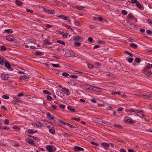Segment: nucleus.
Returning a JSON list of instances; mask_svg holds the SVG:
<instances>
[{
  "instance_id": "f257e3e1",
  "label": "nucleus",
  "mask_w": 152,
  "mask_h": 152,
  "mask_svg": "<svg viewBox=\"0 0 152 152\" xmlns=\"http://www.w3.org/2000/svg\"><path fill=\"white\" fill-rule=\"evenodd\" d=\"M135 4L138 8L141 10H143L144 9V7H142L140 2L137 0H134V4Z\"/></svg>"
},
{
  "instance_id": "f03ea898",
  "label": "nucleus",
  "mask_w": 152,
  "mask_h": 152,
  "mask_svg": "<svg viewBox=\"0 0 152 152\" xmlns=\"http://www.w3.org/2000/svg\"><path fill=\"white\" fill-rule=\"evenodd\" d=\"M44 11L46 12L47 13L51 15L55 14L56 13L55 11V10H48L42 7Z\"/></svg>"
},
{
  "instance_id": "7ed1b4c3",
  "label": "nucleus",
  "mask_w": 152,
  "mask_h": 152,
  "mask_svg": "<svg viewBox=\"0 0 152 152\" xmlns=\"http://www.w3.org/2000/svg\"><path fill=\"white\" fill-rule=\"evenodd\" d=\"M134 117L135 118H137L138 117L140 118H142V116L143 118H146V116L143 114L142 115V116H141L139 114H137V113H138V112H137V111L136 110H134Z\"/></svg>"
},
{
  "instance_id": "20e7f679",
  "label": "nucleus",
  "mask_w": 152,
  "mask_h": 152,
  "mask_svg": "<svg viewBox=\"0 0 152 152\" xmlns=\"http://www.w3.org/2000/svg\"><path fill=\"white\" fill-rule=\"evenodd\" d=\"M91 90L96 91L98 92H101L102 91V89L95 87L93 86H91V88H90Z\"/></svg>"
},
{
  "instance_id": "39448f33",
  "label": "nucleus",
  "mask_w": 152,
  "mask_h": 152,
  "mask_svg": "<svg viewBox=\"0 0 152 152\" xmlns=\"http://www.w3.org/2000/svg\"><path fill=\"white\" fill-rule=\"evenodd\" d=\"M58 17L60 18H61L63 20H66L70 21V20L69 19V18L68 17L64 15H61L58 16Z\"/></svg>"
},
{
  "instance_id": "423d86ee",
  "label": "nucleus",
  "mask_w": 152,
  "mask_h": 152,
  "mask_svg": "<svg viewBox=\"0 0 152 152\" xmlns=\"http://www.w3.org/2000/svg\"><path fill=\"white\" fill-rule=\"evenodd\" d=\"M32 126H34V127H36L38 128L41 127L42 126L41 124L39 121H38L35 123H33L32 124Z\"/></svg>"
},
{
  "instance_id": "0eeeda50",
  "label": "nucleus",
  "mask_w": 152,
  "mask_h": 152,
  "mask_svg": "<svg viewBox=\"0 0 152 152\" xmlns=\"http://www.w3.org/2000/svg\"><path fill=\"white\" fill-rule=\"evenodd\" d=\"M74 150L75 151H83L84 150V149L81 148L80 147L78 146H75L74 147Z\"/></svg>"
},
{
  "instance_id": "6e6552de",
  "label": "nucleus",
  "mask_w": 152,
  "mask_h": 152,
  "mask_svg": "<svg viewBox=\"0 0 152 152\" xmlns=\"http://www.w3.org/2000/svg\"><path fill=\"white\" fill-rule=\"evenodd\" d=\"M26 132L29 134H32L34 133H37V131L36 130L34 131L33 129H29L27 130H26Z\"/></svg>"
},
{
  "instance_id": "1a4fd4ad",
  "label": "nucleus",
  "mask_w": 152,
  "mask_h": 152,
  "mask_svg": "<svg viewBox=\"0 0 152 152\" xmlns=\"http://www.w3.org/2000/svg\"><path fill=\"white\" fill-rule=\"evenodd\" d=\"M47 118L48 119L50 120H53L54 118V117L53 115L51 116V114L49 113L48 112L46 113Z\"/></svg>"
},
{
  "instance_id": "9d476101",
  "label": "nucleus",
  "mask_w": 152,
  "mask_h": 152,
  "mask_svg": "<svg viewBox=\"0 0 152 152\" xmlns=\"http://www.w3.org/2000/svg\"><path fill=\"white\" fill-rule=\"evenodd\" d=\"M4 64L5 66L8 69H10L11 68V66L9 62L7 60H5Z\"/></svg>"
},
{
  "instance_id": "9b49d317",
  "label": "nucleus",
  "mask_w": 152,
  "mask_h": 152,
  "mask_svg": "<svg viewBox=\"0 0 152 152\" xmlns=\"http://www.w3.org/2000/svg\"><path fill=\"white\" fill-rule=\"evenodd\" d=\"M14 37L12 35L7 36L6 37V39L9 41H12L14 40Z\"/></svg>"
},
{
  "instance_id": "f8f14e48",
  "label": "nucleus",
  "mask_w": 152,
  "mask_h": 152,
  "mask_svg": "<svg viewBox=\"0 0 152 152\" xmlns=\"http://www.w3.org/2000/svg\"><path fill=\"white\" fill-rule=\"evenodd\" d=\"M29 78V77H27L25 75H21L20 77V80H25L26 81H27L28 80Z\"/></svg>"
},
{
  "instance_id": "ddd939ff",
  "label": "nucleus",
  "mask_w": 152,
  "mask_h": 152,
  "mask_svg": "<svg viewBox=\"0 0 152 152\" xmlns=\"http://www.w3.org/2000/svg\"><path fill=\"white\" fill-rule=\"evenodd\" d=\"M127 18L128 20L130 21L132 20L133 19L132 14L131 13H129L127 17Z\"/></svg>"
},
{
  "instance_id": "4468645a",
  "label": "nucleus",
  "mask_w": 152,
  "mask_h": 152,
  "mask_svg": "<svg viewBox=\"0 0 152 152\" xmlns=\"http://www.w3.org/2000/svg\"><path fill=\"white\" fill-rule=\"evenodd\" d=\"M56 93L57 95L61 97L64 96V95L63 93V90H61V91H57Z\"/></svg>"
},
{
  "instance_id": "2eb2a0df",
  "label": "nucleus",
  "mask_w": 152,
  "mask_h": 152,
  "mask_svg": "<svg viewBox=\"0 0 152 152\" xmlns=\"http://www.w3.org/2000/svg\"><path fill=\"white\" fill-rule=\"evenodd\" d=\"M1 78L2 80H7L8 78V75L5 74H3L1 76Z\"/></svg>"
},
{
  "instance_id": "dca6fc26",
  "label": "nucleus",
  "mask_w": 152,
  "mask_h": 152,
  "mask_svg": "<svg viewBox=\"0 0 152 152\" xmlns=\"http://www.w3.org/2000/svg\"><path fill=\"white\" fill-rule=\"evenodd\" d=\"M102 146L106 149L107 148L110 147V145L109 144L106 142H102L101 143Z\"/></svg>"
},
{
  "instance_id": "f3484780",
  "label": "nucleus",
  "mask_w": 152,
  "mask_h": 152,
  "mask_svg": "<svg viewBox=\"0 0 152 152\" xmlns=\"http://www.w3.org/2000/svg\"><path fill=\"white\" fill-rule=\"evenodd\" d=\"M82 39V37L80 36H77L76 37H74V40L75 41H81Z\"/></svg>"
},
{
  "instance_id": "a211bd4d",
  "label": "nucleus",
  "mask_w": 152,
  "mask_h": 152,
  "mask_svg": "<svg viewBox=\"0 0 152 152\" xmlns=\"http://www.w3.org/2000/svg\"><path fill=\"white\" fill-rule=\"evenodd\" d=\"M47 150L49 152H53V149L50 145H47L46 148Z\"/></svg>"
},
{
  "instance_id": "6ab92c4d",
  "label": "nucleus",
  "mask_w": 152,
  "mask_h": 152,
  "mask_svg": "<svg viewBox=\"0 0 152 152\" xmlns=\"http://www.w3.org/2000/svg\"><path fill=\"white\" fill-rule=\"evenodd\" d=\"M59 124L61 125H63V124H66L68 126H69L70 125L68 123H67L64 122L62 121L61 120H60L59 121Z\"/></svg>"
},
{
  "instance_id": "aec40b11",
  "label": "nucleus",
  "mask_w": 152,
  "mask_h": 152,
  "mask_svg": "<svg viewBox=\"0 0 152 152\" xmlns=\"http://www.w3.org/2000/svg\"><path fill=\"white\" fill-rule=\"evenodd\" d=\"M49 39H45L44 41V43L47 45H50L52 43L48 42Z\"/></svg>"
},
{
  "instance_id": "412c9836",
  "label": "nucleus",
  "mask_w": 152,
  "mask_h": 152,
  "mask_svg": "<svg viewBox=\"0 0 152 152\" xmlns=\"http://www.w3.org/2000/svg\"><path fill=\"white\" fill-rule=\"evenodd\" d=\"M68 54H69L70 56H74L75 55L74 53L70 50L68 52Z\"/></svg>"
},
{
  "instance_id": "4be33fe9",
  "label": "nucleus",
  "mask_w": 152,
  "mask_h": 152,
  "mask_svg": "<svg viewBox=\"0 0 152 152\" xmlns=\"http://www.w3.org/2000/svg\"><path fill=\"white\" fill-rule=\"evenodd\" d=\"M27 142L30 144L33 145H34V141L32 140L31 139H28V141H27Z\"/></svg>"
},
{
  "instance_id": "5701e85b",
  "label": "nucleus",
  "mask_w": 152,
  "mask_h": 152,
  "mask_svg": "<svg viewBox=\"0 0 152 152\" xmlns=\"http://www.w3.org/2000/svg\"><path fill=\"white\" fill-rule=\"evenodd\" d=\"M34 54L37 56H41L43 55L42 53L39 51H36L34 53Z\"/></svg>"
},
{
  "instance_id": "b1692460",
  "label": "nucleus",
  "mask_w": 152,
  "mask_h": 152,
  "mask_svg": "<svg viewBox=\"0 0 152 152\" xmlns=\"http://www.w3.org/2000/svg\"><path fill=\"white\" fill-rule=\"evenodd\" d=\"M67 108L69 110H70L72 112H75V110L74 109L72 108L71 106H68Z\"/></svg>"
},
{
  "instance_id": "393cba45",
  "label": "nucleus",
  "mask_w": 152,
  "mask_h": 152,
  "mask_svg": "<svg viewBox=\"0 0 152 152\" xmlns=\"http://www.w3.org/2000/svg\"><path fill=\"white\" fill-rule=\"evenodd\" d=\"M61 25L63 27H65L67 28H72L69 26H68L66 24L62 23Z\"/></svg>"
},
{
  "instance_id": "a878e982",
  "label": "nucleus",
  "mask_w": 152,
  "mask_h": 152,
  "mask_svg": "<svg viewBox=\"0 0 152 152\" xmlns=\"http://www.w3.org/2000/svg\"><path fill=\"white\" fill-rule=\"evenodd\" d=\"M126 123H129L130 124L133 123V121L132 120V119H128L126 121Z\"/></svg>"
},
{
  "instance_id": "bb28decb",
  "label": "nucleus",
  "mask_w": 152,
  "mask_h": 152,
  "mask_svg": "<svg viewBox=\"0 0 152 152\" xmlns=\"http://www.w3.org/2000/svg\"><path fill=\"white\" fill-rule=\"evenodd\" d=\"M12 29H6L5 30V32L8 33H11L12 32Z\"/></svg>"
},
{
  "instance_id": "cd10ccee",
  "label": "nucleus",
  "mask_w": 152,
  "mask_h": 152,
  "mask_svg": "<svg viewBox=\"0 0 152 152\" xmlns=\"http://www.w3.org/2000/svg\"><path fill=\"white\" fill-rule=\"evenodd\" d=\"M49 132L52 134H54L55 133V131L54 129H49Z\"/></svg>"
},
{
  "instance_id": "c85d7f7f",
  "label": "nucleus",
  "mask_w": 152,
  "mask_h": 152,
  "mask_svg": "<svg viewBox=\"0 0 152 152\" xmlns=\"http://www.w3.org/2000/svg\"><path fill=\"white\" fill-rule=\"evenodd\" d=\"M57 42L59 43L60 44L63 45H65V43L63 41H61L60 40H58L57 41Z\"/></svg>"
},
{
  "instance_id": "c756f323",
  "label": "nucleus",
  "mask_w": 152,
  "mask_h": 152,
  "mask_svg": "<svg viewBox=\"0 0 152 152\" xmlns=\"http://www.w3.org/2000/svg\"><path fill=\"white\" fill-rule=\"evenodd\" d=\"M77 8L80 10H82L85 7L83 6L77 5Z\"/></svg>"
},
{
  "instance_id": "7c9ffc66",
  "label": "nucleus",
  "mask_w": 152,
  "mask_h": 152,
  "mask_svg": "<svg viewBox=\"0 0 152 152\" xmlns=\"http://www.w3.org/2000/svg\"><path fill=\"white\" fill-rule=\"evenodd\" d=\"M7 50V48L4 46H1V50L2 51H5Z\"/></svg>"
},
{
  "instance_id": "2f4dec72",
  "label": "nucleus",
  "mask_w": 152,
  "mask_h": 152,
  "mask_svg": "<svg viewBox=\"0 0 152 152\" xmlns=\"http://www.w3.org/2000/svg\"><path fill=\"white\" fill-rule=\"evenodd\" d=\"M51 65L55 67L58 68L60 67L59 64H51Z\"/></svg>"
},
{
  "instance_id": "473e14b6",
  "label": "nucleus",
  "mask_w": 152,
  "mask_h": 152,
  "mask_svg": "<svg viewBox=\"0 0 152 152\" xmlns=\"http://www.w3.org/2000/svg\"><path fill=\"white\" fill-rule=\"evenodd\" d=\"M96 19L99 21H102L104 19L101 17H97L96 18Z\"/></svg>"
},
{
  "instance_id": "72a5a7b5",
  "label": "nucleus",
  "mask_w": 152,
  "mask_h": 152,
  "mask_svg": "<svg viewBox=\"0 0 152 152\" xmlns=\"http://www.w3.org/2000/svg\"><path fill=\"white\" fill-rule=\"evenodd\" d=\"M4 57H2V59L0 61V64L1 65H3L4 64Z\"/></svg>"
},
{
  "instance_id": "f704fd0d",
  "label": "nucleus",
  "mask_w": 152,
  "mask_h": 152,
  "mask_svg": "<svg viewBox=\"0 0 152 152\" xmlns=\"http://www.w3.org/2000/svg\"><path fill=\"white\" fill-rule=\"evenodd\" d=\"M114 127L118 129H121L122 128V126L121 125L116 124L114 125Z\"/></svg>"
},
{
  "instance_id": "c9c22d12",
  "label": "nucleus",
  "mask_w": 152,
  "mask_h": 152,
  "mask_svg": "<svg viewBox=\"0 0 152 152\" xmlns=\"http://www.w3.org/2000/svg\"><path fill=\"white\" fill-rule=\"evenodd\" d=\"M121 13L124 15H126L127 14V12L125 10H122L121 12Z\"/></svg>"
},
{
  "instance_id": "e433bc0d",
  "label": "nucleus",
  "mask_w": 152,
  "mask_h": 152,
  "mask_svg": "<svg viewBox=\"0 0 152 152\" xmlns=\"http://www.w3.org/2000/svg\"><path fill=\"white\" fill-rule=\"evenodd\" d=\"M15 3L18 6H21L22 5L21 2L18 0L16 1Z\"/></svg>"
},
{
  "instance_id": "4c0bfd02",
  "label": "nucleus",
  "mask_w": 152,
  "mask_h": 152,
  "mask_svg": "<svg viewBox=\"0 0 152 152\" xmlns=\"http://www.w3.org/2000/svg\"><path fill=\"white\" fill-rule=\"evenodd\" d=\"M152 67V64H151L148 63L146 66V68L148 69H151Z\"/></svg>"
},
{
  "instance_id": "58836bf2",
  "label": "nucleus",
  "mask_w": 152,
  "mask_h": 152,
  "mask_svg": "<svg viewBox=\"0 0 152 152\" xmlns=\"http://www.w3.org/2000/svg\"><path fill=\"white\" fill-rule=\"evenodd\" d=\"M134 60L135 61L138 63H140L141 62V59L139 58H135Z\"/></svg>"
},
{
  "instance_id": "ea45409f",
  "label": "nucleus",
  "mask_w": 152,
  "mask_h": 152,
  "mask_svg": "<svg viewBox=\"0 0 152 152\" xmlns=\"http://www.w3.org/2000/svg\"><path fill=\"white\" fill-rule=\"evenodd\" d=\"M13 129H16L18 130H20V128L19 126H18L16 125H15L13 126Z\"/></svg>"
},
{
  "instance_id": "a19ab883",
  "label": "nucleus",
  "mask_w": 152,
  "mask_h": 152,
  "mask_svg": "<svg viewBox=\"0 0 152 152\" xmlns=\"http://www.w3.org/2000/svg\"><path fill=\"white\" fill-rule=\"evenodd\" d=\"M2 98L6 99H8L9 98V97L8 96L6 95H3L2 96Z\"/></svg>"
},
{
  "instance_id": "79ce46f5",
  "label": "nucleus",
  "mask_w": 152,
  "mask_h": 152,
  "mask_svg": "<svg viewBox=\"0 0 152 152\" xmlns=\"http://www.w3.org/2000/svg\"><path fill=\"white\" fill-rule=\"evenodd\" d=\"M91 86L89 85H85V87L86 88L89 89L91 90L90 88H91Z\"/></svg>"
},
{
  "instance_id": "37998d69",
  "label": "nucleus",
  "mask_w": 152,
  "mask_h": 152,
  "mask_svg": "<svg viewBox=\"0 0 152 152\" xmlns=\"http://www.w3.org/2000/svg\"><path fill=\"white\" fill-rule=\"evenodd\" d=\"M69 77L72 78H77L78 77L77 75H71L69 76Z\"/></svg>"
},
{
  "instance_id": "c03bdc74",
  "label": "nucleus",
  "mask_w": 152,
  "mask_h": 152,
  "mask_svg": "<svg viewBox=\"0 0 152 152\" xmlns=\"http://www.w3.org/2000/svg\"><path fill=\"white\" fill-rule=\"evenodd\" d=\"M88 66L90 69H92L94 68V66L92 65L89 64H88Z\"/></svg>"
},
{
  "instance_id": "a18cd8bd",
  "label": "nucleus",
  "mask_w": 152,
  "mask_h": 152,
  "mask_svg": "<svg viewBox=\"0 0 152 152\" xmlns=\"http://www.w3.org/2000/svg\"><path fill=\"white\" fill-rule=\"evenodd\" d=\"M47 98L48 100H53L52 97L48 95L47 96Z\"/></svg>"
},
{
  "instance_id": "49530a36",
  "label": "nucleus",
  "mask_w": 152,
  "mask_h": 152,
  "mask_svg": "<svg viewBox=\"0 0 152 152\" xmlns=\"http://www.w3.org/2000/svg\"><path fill=\"white\" fill-rule=\"evenodd\" d=\"M43 92L44 94H47L49 95L51 94V93L49 91L46 90H44L43 91Z\"/></svg>"
},
{
  "instance_id": "de8ad7c7",
  "label": "nucleus",
  "mask_w": 152,
  "mask_h": 152,
  "mask_svg": "<svg viewBox=\"0 0 152 152\" xmlns=\"http://www.w3.org/2000/svg\"><path fill=\"white\" fill-rule=\"evenodd\" d=\"M4 123L7 125H8L9 124V121L8 119H6L5 120Z\"/></svg>"
},
{
  "instance_id": "09e8293b",
  "label": "nucleus",
  "mask_w": 152,
  "mask_h": 152,
  "mask_svg": "<svg viewBox=\"0 0 152 152\" xmlns=\"http://www.w3.org/2000/svg\"><path fill=\"white\" fill-rule=\"evenodd\" d=\"M124 53L127 54L128 55H129L130 56L132 57L133 56L132 54L130 53H129V52L127 51H124Z\"/></svg>"
},
{
  "instance_id": "8fccbe9b",
  "label": "nucleus",
  "mask_w": 152,
  "mask_h": 152,
  "mask_svg": "<svg viewBox=\"0 0 152 152\" xmlns=\"http://www.w3.org/2000/svg\"><path fill=\"white\" fill-rule=\"evenodd\" d=\"M59 106L60 108H61L63 109H64L65 108V105L64 104H60L59 105Z\"/></svg>"
},
{
  "instance_id": "3c124183",
  "label": "nucleus",
  "mask_w": 152,
  "mask_h": 152,
  "mask_svg": "<svg viewBox=\"0 0 152 152\" xmlns=\"http://www.w3.org/2000/svg\"><path fill=\"white\" fill-rule=\"evenodd\" d=\"M62 75L63 76L65 77H67L69 75V74L66 72H63L62 74Z\"/></svg>"
},
{
  "instance_id": "603ef678",
  "label": "nucleus",
  "mask_w": 152,
  "mask_h": 152,
  "mask_svg": "<svg viewBox=\"0 0 152 152\" xmlns=\"http://www.w3.org/2000/svg\"><path fill=\"white\" fill-rule=\"evenodd\" d=\"M98 43L100 44H105V42L103 41H102L100 40H98L97 41Z\"/></svg>"
},
{
  "instance_id": "864d4df0",
  "label": "nucleus",
  "mask_w": 152,
  "mask_h": 152,
  "mask_svg": "<svg viewBox=\"0 0 152 152\" xmlns=\"http://www.w3.org/2000/svg\"><path fill=\"white\" fill-rule=\"evenodd\" d=\"M74 44L77 46H80L81 45V44L79 42H75L74 43Z\"/></svg>"
},
{
  "instance_id": "5fc2aeb1",
  "label": "nucleus",
  "mask_w": 152,
  "mask_h": 152,
  "mask_svg": "<svg viewBox=\"0 0 152 152\" xmlns=\"http://www.w3.org/2000/svg\"><path fill=\"white\" fill-rule=\"evenodd\" d=\"M147 34L151 35L152 34V31L150 30H148L146 31Z\"/></svg>"
},
{
  "instance_id": "6e6d98bb",
  "label": "nucleus",
  "mask_w": 152,
  "mask_h": 152,
  "mask_svg": "<svg viewBox=\"0 0 152 152\" xmlns=\"http://www.w3.org/2000/svg\"><path fill=\"white\" fill-rule=\"evenodd\" d=\"M15 100L16 101L20 103L22 102V101L21 100H20L18 98H15Z\"/></svg>"
},
{
  "instance_id": "4d7b16f0",
  "label": "nucleus",
  "mask_w": 152,
  "mask_h": 152,
  "mask_svg": "<svg viewBox=\"0 0 152 152\" xmlns=\"http://www.w3.org/2000/svg\"><path fill=\"white\" fill-rule=\"evenodd\" d=\"M72 120H74L75 121H79L80 120V119L79 118H72L71 119Z\"/></svg>"
},
{
  "instance_id": "13d9d810",
  "label": "nucleus",
  "mask_w": 152,
  "mask_h": 152,
  "mask_svg": "<svg viewBox=\"0 0 152 152\" xmlns=\"http://www.w3.org/2000/svg\"><path fill=\"white\" fill-rule=\"evenodd\" d=\"M74 22V23L76 25H77V26H78L79 25V22L75 20Z\"/></svg>"
},
{
  "instance_id": "bf43d9fd",
  "label": "nucleus",
  "mask_w": 152,
  "mask_h": 152,
  "mask_svg": "<svg viewBox=\"0 0 152 152\" xmlns=\"http://www.w3.org/2000/svg\"><path fill=\"white\" fill-rule=\"evenodd\" d=\"M90 143L93 145H95L96 146H99V145L98 143H95L91 141L90 142Z\"/></svg>"
},
{
  "instance_id": "052dcab7",
  "label": "nucleus",
  "mask_w": 152,
  "mask_h": 152,
  "mask_svg": "<svg viewBox=\"0 0 152 152\" xmlns=\"http://www.w3.org/2000/svg\"><path fill=\"white\" fill-rule=\"evenodd\" d=\"M133 60V58H129L128 60V61L129 63H131Z\"/></svg>"
},
{
  "instance_id": "680f3d73",
  "label": "nucleus",
  "mask_w": 152,
  "mask_h": 152,
  "mask_svg": "<svg viewBox=\"0 0 152 152\" xmlns=\"http://www.w3.org/2000/svg\"><path fill=\"white\" fill-rule=\"evenodd\" d=\"M1 107L2 109H3L4 110H5V111H7V108L4 106V105L1 106Z\"/></svg>"
},
{
  "instance_id": "e2e57ef3",
  "label": "nucleus",
  "mask_w": 152,
  "mask_h": 152,
  "mask_svg": "<svg viewBox=\"0 0 152 152\" xmlns=\"http://www.w3.org/2000/svg\"><path fill=\"white\" fill-rule=\"evenodd\" d=\"M34 139L37 142H38L39 141V139L37 138L36 137H33Z\"/></svg>"
},
{
  "instance_id": "0e129e2a",
  "label": "nucleus",
  "mask_w": 152,
  "mask_h": 152,
  "mask_svg": "<svg viewBox=\"0 0 152 152\" xmlns=\"http://www.w3.org/2000/svg\"><path fill=\"white\" fill-rule=\"evenodd\" d=\"M45 26L48 28H52L53 27V26L49 24H46Z\"/></svg>"
},
{
  "instance_id": "69168bd1",
  "label": "nucleus",
  "mask_w": 152,
  "mask_h": 152,
  "mask_svg": "<svg viewBox=\"0 0 152 152\" xmlns=\"http://www.w3.org/2000/svg\"><path fill=\"white\" fill-rule=\"evenodd\" d=\"M51 107L53 108L54 109H56V105H54L53 104H52L51 105Z\"/></svg>"
},
{
  "instance_id": "338daca9",
  "label": "nucleus",
  "mask_w": 152,
  "mask_h": 152,
  "mask_svg": "<svg viewBox=\"0 0 152 152\" xmlns=\"http://www.w3.org/2000/svg\"><path fill=\"white\" fill-rule=\"evenodd\" d=\"M91 102L93 103H96V100L93 99H91Z\"/></svg>"
},
{
  "instance_id": "774afa93",
  "label": "nucleus",
  "mask_w": 152,
  "mask_h": 152,
  "mask_svg": "<svg viewBox=\"0 0 152 152\" xmlns=\"http://www.w3.org/2000/svg\"><path fill=\"white\" fill-rule=\"evenodd\" d=\"M148 23L151 25L152 26V20H148Z\"/></svg>"
}]
</instances>
